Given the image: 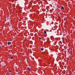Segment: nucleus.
Listing matches in <instances>:
<instances>
[{
	"instance_id": "obj_1",
	"label": "nucleus",
	"mask_w": 75,
	"mask_h": 75,
	"mask_svg": "<svg viewBox=\"0 0 75 75\" xmlns=\"http://www.w3.org/2000/svg\"><path fill=\"white\" fill-rule=\"evenodd\" d=\"M11 44V42H8V45H10V44Z\"/></svg>"
},
{
	"instance_id": "obj_2",
	"label": "nucleus",
	"mask_w": 75,
	"mask_h": 75,
	"mask_svg": "<svg viewBox=\"0 0 75 75\" xmlns=\"http://www.w3.org/2000/svg\"><path fill=\"white\" fill-rule=\"evenodd\" d=\"M41 51H43L44 50V49L43 48H42L41 49Z\"/></svg>"
},
{
	"instance_id": "obj_3",
	"label": "nucleus",
	"mask_w": 75,
	"mask_h": 75,
	"mask_svg": "<svg viewBox=\"0 0 75 75\" xmlns=\"http://www.w3.org/2000/svg\"><path fill=\"white\" fill-rule=\"evenodd\" d=\"M62 9H63V10H64V8L63 6H62L61 8Z\"/></svg>"
},
{
	"instance_id": "obj_4",
	"label": "nucleus",
	"mask_w": 75,
	"mask_h": 75,
	"mask_svg": "<svg viewBox=\"0 0 75 75\" xmlns=\"http://www.w3.org/2000/svg\"><path fill=\"white\" fill-rule=\"evenodd\" d=\"M44 34H46V33H47V31H44Z\"/></svg>"
},
{
	"instance_id": "obj_5",
	"label": "nucleus",
	"mask_w": 75,
	"mask_h": 75,
	"mask_svg": "<svg viewBox=\"0 0 75 75\" xmlns=\"http://www.w3.org/2000/svg\"><path fill=\"white\" fill-rule=\"evenodd\" d=\"M27 69H28V71H30V68H29V67H28Z\"/></svg>"
},
{
	"instance_id": "obj_6",
	"label": "nucleus",
	"mask_w": 75,
	"mask_h": 75,
	"mask_svg": "<svg viewBox=\"0 0 75 75\" xmlns=\"http://www.w3.org/2000/svg\"><path fill=\"white\" fill-rule=\"evenodd\" d=\"M39 40H41V38L40 37L39 38Z\"/></svg>"
},
{
	"instance_id": "obj_7",
	"label": "nucleus",
	"mask_w": 75,
	"mask_h": 75,
	"mask_svg": "<svg viewBox=\"0 0 75 75\" xmlns=\"http://www.w3.org/2000/svg\"><path fill=\"white\" fill-rule=\"evenodd\" d=\"M11 59H13V57H11Z\"/></svg>"
},
{
	"instance_id": "obj_8",
	"label": "nucleus",
	"mask_w": 75,
	"mask_h": 75,
	"mask_svg": "<svg viewBox=\"0 0 75 75\" xmlns=\"http://www.w3.org/2000/svg\"><path fill=\"white\" fill-rule=\"evenodd\" d=\"M9 72H11V71L10 70L9 71Z\"/></svg>"
},
{
	"instance_id": "obj_9",
	"label": "nucleus",
	"mask_w": 75,
	"mask_h": 75,
	"mask_svg": "<svg viewBox=\"0 0 75 75\" xmlns=\"http://www.w3.org/2000/svg\"><path fill=\"white\" fill-rule=\"evenodd\" d=\"M59 58V57H57V58Z\"/></svg>"
},
{
	"instance_id": "obj_10",
	"label": "nucleus",
	"mask_w": 75,
	"mask_h": 75,
	"mask_svg": "<svg viewBox=\"0 0 75 75\" xmlns=\"http://www.w3.org/2000/svg\"><path fill=\"white\" fill-rule=\"evenodd\" d=\"M25 14V13H23V14Z\"/></svg>"
},
{
	"instance_id": "obj_11",
	"label": "nucleus",
	"mask_w": 75,
	"mask_h": 75,
	"mask_svg": "<svg viewBox=\"0 0 75 75\" xmlns=\"http://www.w3.org/2000/svg\"><path fill=\"white\" fill-rule=\"evenodd\" d=\"M1 47L0 46V48H1Z\"/></svg>"
},
{
	"instance_id": "obj_12",
	"label": "nucleus",
	"mask_w": 75,
	"mask_h": 75,
	"mask_svg": "<svg viewBox=\"0 0 75 75\" xmlns=\"http://www.w3.org/2000/svg\"><path fill=\"white\" fill-rule=\"evenodd\" d=\"M23 17H24V16H23Z\"/></svg>"
}]
</instances>
